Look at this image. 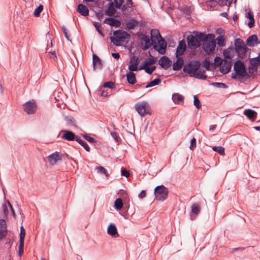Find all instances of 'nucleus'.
<instances>
[{
  "label": "nucleus",
  "mask_w": 260,
  "mask_h": 260,
  "mask_svg": "<svg viewBox=\"0 0 260 260\" xmlns=\"http://www.w3.org/2000/svg\"><path fill=\"white\" fill-rule=\"evenodd\" d=\"M205 33L194 30L192 34L188 35L186 37V42L188 47L191 50H196L200 47L201 42L206 40Z\"/></svg>",
  "instance_id": "obj_2"
},
{
  "label": "nucleus",
  "mask_w": 260,
  "mask_h": 260,
  "mask_svg": "<svg viewBox=\"0 0 260 260\" xmlns=\"http://www.w3.org/2000/svg\"><path fill=\"white\" fill-rule=\"evenodd\" d=\"M155 199L160 201L166 200L168 195V190L165 186L161 185L156 186L154 189Z\"/></svg>",
  "instance_id": "obj_9"
},
{
  "label": "nucleus",
  "mask_w": 260,
  "mask_h": 260,
  "mask_svg": "<svg viewBox=\"0 0 260 260\" xmlns=\"http://www.w3.org/2000/svg\"><path fill=\"white\" fill-rule=\"evenodd\" d=\"M49 57L53 59L54 60H55L57 59V56L56 54L55 51H53L49 54Z\"/></svg>",
  "instance_id": "obj_62"
},
{
  "label": "nucleus",
  "mask_w": 260,
  "mask_h": 260,
  "mask_svg": "<svg viewBox=\"0 0 260 260\" xmlns=\"http://www.w3.org/2000/svg\"><path fill=\"white\" fill-rule=\"evenodd\" d=\"M158 63L163 69L167 70L171 66V61L168 57L163 56L158 60Z\"/></svg>",
  "instance_id": "obj_19"
},
{
  "label": "nucleus",
  "mask_w": 260,
  "mask_h": 260,
  "mask_svg": "<svg viewBox=\"0 0 260 260\" xmlns=\"http://www.w3.org/2000/svg\"><path fill=\"white\" fill-rule=\"evenodd\" d=\"M114 2L115 3V5L114 6L115 8L120 9L121 8V5L122 4H121V3L118 2V0H115V1H114Z\"/></svg>",
  "instance_id": "obj_63"
},
{
  "label": "nucleus",
  "mask_w": 260,
  "mask_h": 260,
  "mask_svg": "<svg viewBox=\"0 0 260 260\" xmlns=\"http://www.w3.org/2000/svg\"><path fill=\"white\" fill-rule=\"evenodd\" d=\"M186 44L184 40H182L179 42L177 46L175 56L176 57H181L180 56L184 54L186 51Z\"/></svg>",
  "instance_id": "obj_12"
},
{
  "label": "nucleus",
  "mask_w": 260,
  "mask_h": 260,
  "mask_svg": "<svg viewBox=\"0 0 260 260\" xmlns=\"http://www.w3.org/2000/svg\"><path fill=\"white\" fill-rule=\"evenodd\" d=\"M103 22L104 23L109 24L111 26H115L117 27H120L121 24V22L120 20L113 17L106 18L104 20Z\"/></svg>",
  "instance_id": "obj_21"
},
{
  "label": "nucleus",
  "mask_w": 260,
  "mask_h": 260,
  "mask_svg": "<svg viewBox=\"0 0 260 260\" xmlns=\"http://www.w3.org/2000/svg\"><path fill=\"white\" fill-rule=\"evenodd\" d=\"M92 64L94 70H96V69L101 70L102 69L103 65L102 61L100 57L95 54H93L92 55Z\"/></svg>",
  "instance_id": "obj_23"
},
{
  "label": "nucleus",
  "mask_w": 260,
  "mask_h": 260,
  "mask_svg": "<svg viewBox=\"0 0 260 260\" xmlns=\"http://www.w3.org/2000/svg\"><path fill=\"white\" fill-rule=\"evenodd\" d=\"M96 170L98 173L101 174H104L106 177L109 176V174L107 173L106 169L102 166L97 167L96 168Z\"/></svg>",
  "instance_id": "obj_42"
},
{
  "label": "nucleus",
  "mask_w": 260,
  "mask_h": 260,
  "mask_svg": "<svg viewBox=\"0 0 260 260\" xmlns=\"http://www.w3.org/2000/svg\"><path fill=\"white\" fill-rule=\"evenodd\" d=\"M93 24L95 28H96V30L99 32V34H100L102 37L105 36V34L102 31L101 27V24L99 22H93Z\"/></svg>",
  "instance_id": "obj_40"
},
{
  "label": "nucleus",
  "mask_w": 260,
  "mask_h": 260,
  "mask_svg": "<svg viewBox=\"0 0 260 260\" xmlns=\"http://www.w3.org/2000/svg\"><path fill=\"white\" fill-rule=\"evenodd\" d=\"M234 71L231 74V77L234 80L248 79L249 75L247 73L244 62L241 60H236L234 65Z\"/></svg>",
  "instance_id": "obj_3"
},
{
  "label": "nucleus",
  "mask_w": 260,
  "mask_h": 260,
  "mask_svg": "<svg viewBox=\"0 0 260 260\" xmlns=\"http://www.w3.org/2000/svg\"><path fill=\"white\" fill-rule=\"evenodd\" d=\"M94 13L98 19L101 20L104 16V13H103V8H100V9L98 11H94Z\"/></svg>",
  "instance_id": "obj_51"
},
{
  "label": "nucleus",
  "mask_w": 260,
  "mask_h": 260,
  "mask_svg": "<svg viewBox=\"0 0 260 260\" xmlns=\"http://www.w3.org/2000/svg\"><path fill=\"white\" fill-rule=\"evenodd\" d=\"M155 69L156 66H153L150 67H149V66H146L145 68L143 70H145V72L148 74L151 75Z\"/></svg>",
  "instance_id": "obj_48"
},
{
  "label": "nucleus",
  "mask_w": 260,
  "mask_h": 260,
  "mask_svg": "<svg viewBox=\"0 0 260 260\" xmlns=\"http://www.w3.org/2000/svg\"><path fill=\"white\" fill-rule=\"evenodd\" d=\"M138 24V20L132 19L126 23V26L128 29H133Z\"/></svg>",
  "instance_id": "obj_34"
},
{
  "label": "nucleus",
  "mask_w": 260,
  "mask_h": 260,
  "mask_svg": "<svg viewBox=\"0 0 260 260\" xmlns=\"http://www.w3.org/2000/svg\"><path fill=\"white\" fill-rule=\"evenodd\" d=\"M235 51L237 57L240 59H245L250 54L251 50L246 45L243 40L237 38L234 41Z\"/></svg>",
  "instance_id": "obj_4"
},
{
  "label": "nucleus",
  "mask_w": 260,
  "mask_h": 260,
  "mask_svg": "<svg viewBox=\"0 0 260 260\" xmlns=\"http://www.w3.org/2000/svg\"><path fill=\"white\" fill-rule=\"evenodd\" d=\"M161 79L159 78H156L150 82L146 86V88L152 87L158 85L161 82Z\"/></svg>",
  "instance_id": "obj_36"
},
{
  "label": "nucleus",
  "mask_w": 260,
  "mask_h": 260,
  "mask_svg": "<svg viewBox=\"0 0 260 260\" xmlns=\"http://www.w3.org/2000/svg\"><path fill=\"white\" fill-rule=\"evenodd\" d=\"M135 108L142 117H144L146 115H151L150 106L146 101L137 103L135 105Z\"/></svg>",
  "instance_id": "obj_7"
},
{
  "label": "nucleus",
  "mask_w": 260,
  "mask_h": 260,
  "mask_svg": "<svg viewBox=\"0 0 260 260\" xmlns=\"http://www.w3.org/2000/svg\"><path fill=\"white\" fill-rule=\"evenodd\" d=\"M173 101L176 104H179L181 103H183L184 101V96L178 93H174L172 97Z\"/></svg>",
  "instance_id": "obj_31"
},
{
  "label": "nucleus",
  "mask_w": 260,
  "mask_h": 260,
  "mask_svg": "<svg viewBox=\"0 0 260 260\" xmlns=\"http://www.w3.org/2000/svg\"><path fill=\"white\" fill-rule=\"evenodd\" d=\"M205 36L206 40L202 41V48L207 54H210L213 52L216 46L214 35L212 34H205Z\"/></svg>",
  "instance_id": "obj_6"
},
{
  "label": "nucleus",
  "mask_w": 260,
  "mask_h": 260,
  "mask_svg": "<svg viewBox=\"0 0 260 260\" xmlns=\"http://www.w3.org/2000/svg\"><path fill=\"white\" fill-rule=\"evenodd\" d=\"M133 72L129 71L126 75L127 82L132 85H134L137 82L136 74Z\"/></svg>",
  "instance_id": "obj_29"
},
{
  "label": "nucleus",
  "mask_w": 260,
  "mask_h": 260,
  "mask_svg": "<svg viewBox=\"0 0 260 260\" xmlns=\"http://www.w3.org/2000/svg\"><path fill=\"white\" fill-rule=\"evenodd\" d=\"M182 11L184 14H185L187 15H189L190 14V9L187 7L183 8Z\"/></svg>",
  "instance_id": "obj_61"
},
{
  "label": "nucleus",
  "mask_w": 260,
  "mask_h": 260,
  "mask_svg": "<svg viewBox=\"0 0 260 260\" xmlns=\"http://www.w3.org/2000/svg\"><path fill=\"white\" fill-rule=\"evenodd\" d=\"M121 175L126 178H128L129 177L130 173L126 169L122 168L121 169Z\"/></svg>",
  "instance_id": "obj_52"
},
{
  "label": "nucleus",
  "mask_w": 260,
  "mask_h": 260,
  "mask_svg": "<svg viewBox=\"0 0 260 260\" xmlns=\"http://www.w3.org/2000/svg\"><path fill=\"white\" fill-rule=\"evenodd\" d=\"M23 107L24 111L29 115L34 114L37 109V105L34 100L27 102Z\"/></svg>",
  "instance_id": "obj_10"
},
{
  "label": "nucleus",
  "mask_w": 260,
  "mask_h": 260,
  "mask_svg": "<svg viewBox=\"0 0 260 260\" xmlns=\"http://www.w3.org/2000/svg\"><path fill=\"white\" fill-rule=\"evenodd\" d=\"M227 1L226 0H218V1H215L216 5H218L220 7H223L227 5Z\"/></svg>",
  "instance_id": "obj_58"
},
{
  "label": "nucleus",
  "mask_w": 260,
  "mask_h": 260,
  "mask_svg": "<svg viewBox=\"0 0 260 260\" xmlns=\"http://www.w3.org/2000/svg\"><path fill=\"white\" fill-rule=\"evenodd\" d=\"M2 208L4 213L5 216L7 217L9 213L7 206L6 204H3L2 206Z\"/></svg>",
  "instance_id": "obj_60"
},
{
  "label": "nucleus",
  "mask_w": 260,
  "mask_h": 260,
  "mask_svg": "<svg viewBox=\"0 0 260 260\" xmlns=\"http://www.w3.org/2000/svg\"><path fill=\"white\" fill-rule=\"evenodd\" d=\"M116 9L114 6L113 2H111L108 4L107 9L105 10V13L109 17H113L116 12Z\"/></svg>",
  "instance_id": "obj_26"
},
{
  "label": "nucleus",
  "mask_w": 260,
  "mask_h": 260,
  "mask_svg": "<svg viewBox=\"0 0 260 260\" xmlns=\"http://www.w3.org/2000/svg\"><path fill=\"white\" fill-rule=\"evenodd\" d=\"M154 36L151 35V43L153 48L160 54H165L166 52L167 43L157 29L152 30Z\"/></svg>",
  "instance_id": "obj_1"
},
{
  "label": "nucleus",
  "mask_w": 260,
  "mask_h": 260,
  "mask_svg": "<svg viewBox=\"0 0 260 260\" xmlns=\"http://www.w3.org/2000/svg\"><path fill=\"white\" fill-rule=\"evenodd\" d=\"M139 63V58L133 55L130 58L129 64L128 68V70L130 71H138L139 70H142V69H140V66L138 67Z\"/></svg>",
  "instance_id": "obj_11"
},
{
  "label": "nucleus",
  "mask_w": 260,
  "mask_h": 260,
  "mask_svg": "<svg viewBox=\"0 0 260 260\" xmlns=\"http://www.w3.org/2000/svg\"><path fill=\"white\" fill-rule=\"evenodd\" d=\"M47 160L51 166L54 165L58 160H62V156L58 152H55L47 157Z\"/></svg>",
  "instance_id": "obj_16"
},
{
  "label": "nucleus",
  "mask_w": 260,
  "mask_h": 260,
  "mask_svg": "<svg viewBox=\"0 0 260 260\" xmlns=\"http://www.w3.org/2000/svg\"><path fill=\"white\" fill-rule=\"evenodd\" d=\"M146 196V193L145 190H142L141 192L139 194L138 197L140 199L145 198Z\"/></svg>",
  "instance_id": "obj_64"
},
{
  "label": "nucleus",
  "mask_w": 260,
  "mask_h": 260,
  "mask_svg": "<svg viewBox=\"0 0 260 260\" xmlns=\"http://www.w3.org/2000/svg\"><path fill=\"white\" fill-rule=\"evenodd\" d=\"M212 150L214 151L217 152L218 154L221 155H224V148L222 146H213Z\"/></svg>",
  "instance_id": "obj_37"
},
{
  "label": "nucleus",
  "mask_w": 260,
  "mask_h": 260,
  "mask_svg": "<svg viewBox=\"0 0 260 260\" xmlns=\"http://www.w3.org/2000/svg\"><path fill=\"white\" fill-rule=\"evenodd\" d=\"M216 40L217 41V44L219 46L223 47L225 45V40L223 36L217 37Z\"/></svg>",
  "instance_id": "obj_41"
},
{
  "label": "nucleus",
  "mask_w": 260,
  "mask_h": 260,
  "mask_svg": "<svg viewBox=\"0 0 260 260\" xmlns=\"http://www.w3.org/2000/svg\"><path fill=\"white\" fill-rule=\"evenodd\" d=\"M246 46L253 47L255 45L260 44L256 35H252L249 36L246 40Z\"/></svg>",
  "instance_id": "obj_20"
},
{
  "label": "nucleus",
  "mask_w": 260,
  "mask_h": 260,
  "mask_svg": "<svg viewBox=\"0 0 260 260\" xmlns=\"http://www.w3.org/2000/svg\"><path fill=\"white\" fill-rule=\"evenodd\" d=\"M7 234V230L0 229V240L3 239Z\"/></svg>",
  "instance_id": "obj_57"
},
{
  "label": "nucleus",
  "mask_w": 260,
  "mask_h": 260,
  "mask_svg": "<svg viewBox=\"0 0 260 260\" xmlns=\"http://www.w3.org/2000/svg\"><path fill=\"white\" fill-rule=\"evenodd\" d=\"M105 88L103 87V86L99 87L98 90V93L100 94L102 96L107 97L108 95L109 92L108 90H105Z\"/></svg>",
  "instance_id": "obj_38"
},
{
  "label": "nucleus",
  "mask_w": 260,
  "mask_h": 260,
  "mask_svg": "<svg viewBox=\"0 0 260 260\" xmlns=\"http://www.w3.org/2000/svg\"><path fill=\"white\" fill-rule=\"evenodd\" d=\"M196 147V139L195 138H193L191 139L190 141V149L192 150L194 149V148Z\"/></svg>",
  "instance_id": "obj_56"
},
{
  "label": "nucleus",
  "mask_w": 260,
  "mask_h": 260,
  "mask_svg": "<svg viewBox=\"0 0 260 260\" xmlns=\"http://www.w3.org/2000/svg\"><path fill=\"white\" fill-rule=\"evenodd\" d=\"M246 17L249 19V22L247 24L249 28L253 27L255 23V20L253 13L251 11L248 12L246 14Z\"/></svg>",
  "instance_id": "obj_33"
},
{
  "label": "nucleus",
  "mask_w": 260,
  "mask_h": 260,
  "mask_svg": "<svg viewBox=\"0 0 260 260\" xmlns=\"http://www.w3.org/2000/svg\"><path fill=\"white\" fill-rule=\"evenodd\" d=\"M151 58L146 59L142 62V64L140 66V69H144L146 66L154 64L155 63V58L150 54Z\"/></svg>",
  "instance_id": "obj_27"
},
{
  "label": "nucleus",
  "mask_w": 260,
  "mask_h": 260,
  "mask_svg": "<svg viewBox=\"0 0 260 260\" xmlns=\"http://www.w3.org/2000/svg\"><path fill=\"white\" fill-rule=\"evenodd\" d=\"M61 132L63 133L61 138L63 140L69 141H74L76 139L77 135H76L73 132L69 130H62Z\"/></svg>",
  "instance_id": "obj_17"
},
{
  "label": "nucleus",
  "mask_w": 260,
  "mask_h": 260,
  "mask_svg": "<svg viewBox=\"0 0 260 260\" xmlns=\"http://www.w3.org/2000/svg\"><path fill=\"white\" fill-rule=\"evenodd\" d=\"M235 47L230 46L224 49L223 51V55L224 59H230L232 60L235 54Z\"/></svg>",
  "instance_id": "obj_18"
},
{
  "label": "nucleus",
  "mask_w": 260,
  "mask_h": 260,
  "mask_svg": "<svg viewBox=\"0 0 260 260\" xmlns=\"http://www.w3.org/2000/svg\"><path fill=\"white\" fill-rule=\"evenodd\" d=\"M25 236V231L23 226L20 227V239H19V246L18 250V255L19 256H21L23 253V247L24 243V238Z\"/></svg>",
  "instance_id": "obj_13"
},
{
  "label": "nucleus",
  "mask_w": 260,
  "mask_h": 260,
  "mask_svg": "<svg viewBox=\"0 0 260 260\" xmlns=\"http://www.w3.org/2000/svg\"><path fill=\"white\" fill-rule=\"evenodd\" d=\"M200 67L201 63L199 60L190 61L184 66L183 72L192 77L194 73L199 70Z\"/></svg>",
  "instance_id": "obj_8"
},
{
  "label": "nucleus",
  "mask_w": 260,
  "mask_h": 260,
  "mask_svg": "<svg viewBox=\"0 0 260 260\" xmlns=\"http://www.w3.org/2000/svg\"><path fill=\"white\" fill-rule=\"evenodd\" d=\"M110 134L116 142H119V141H121V139L118 136L116 132H111Z\"/></svg>",
  "instance_id": "obj_53"
},
{
  "label": "nucleus",
  "mask_w": 260,
  "mask_h": 260,
  "mask_svg": "<svg viewBox=\"0 0 260 260\" xmlns=\"http://www.w3.org/2000/svg\"><path fill=\"white\" fill-rule=\"evenodd\" d=\"M83 137L84 138V139L86 140H87L88 142H89L90 143H95L97 142V140H95L94 138L88 136L86 134L83 135Z\"/></svg>",
  "instance_id": "obj_50"
},
{
  "label": "nucleus",
  "mask_w": 260,
  "mask_h": 260,
  "mask_svg": "<svg viewBox=\"0 0 260 260\" xmlns=\"http://www.w3.org/2000/svg\"><path fill=\"white\" fill-rule=\"evenodd\" d=\"M44 7L42 5H40L37 8H36L34 12V15L35 17H39L40 13L43 10Z\"/></svg>",
  "instance_id": "obj_43"
},
{
  "label": "nucleus",
  "mask_w": 260,
  "mask_h": 260,
  "mask_svg": "<svg viewBox=\"0 0 260 260\" xmlns=\"http://www.w3.org/2000/svg\"><path fill=\"white\" fill-rule=\"evenodd\" d=\"M0 229L7 230L6 222L5 219H0Z\"/></svg>",
  "instance_id": "obj_55"
},
{
  "label": "nucleus",
  "mask_w": 260,
  "mask_h": 260,
  "mask_svg": "<svg viewBox=\"0 0 260 260\" xmlns=\"http://www.w3.org/2000/svg\"><path fill=\"white\" fill-rule=\"evenodd\" d=\"M202 66L204 67L207 71L211 70L210 68L211 62L208 58H205V59L204 60L202 63Z\"/></svg>",
  "instance_id": "obj_44"
},
{
  "label": "nucleus",
  "mask_w": 260,
  "mask_h": 260,
  "mask_svg": "<svg viewBox=\"0 0 260 260\" xmlns=\"http://www.w3.org/2000/svg\"><path fill=\"white\" fill-rule=\"evenodd\" d=\"M184 64V59L182 57H177V60L173 64V70L177 71L181 70Z\"/></svg>",
  "instance_id": "obj_28"
},
{
  "label": "nucleus",
  "mask_w": 260,
  "mask_h": 260,
  "mask_svg": "<svg viewBox=\"0 0 260 260\" xmlns=\"http://www.w3.org/2000/svg\"><path fill=\"white\" fill-rule=\"evenodd\" d=\"M76 11L83 16L86 17L89 15V9L86 6L82 4H79L77 6Z\"/></svg>",
  "instance_id": "obj_22"
},
{
  "label": "nucleus",
  "mask_w": 260,
  "mask_h": 260,
  "mask_svg": "<svg viewBox=\"0 0 260 260\" xmlns=\"http://www.w3.org/2000/svg\"><path fill=\"white\" fill-rule=\"evenodd\" d=\"M191 212L194 214H198L200 212L201 207L198 203H194L191 206Z\"/></svg>",
  "instance_id": "obj_35"
},
{
  "label": "nucleus",
  "mask_w": 260,
  "mask_h": 260,
  "mask_svg": "<svg viewBox=\"0 0 260 260\" xmlns=\"http://www.w3.org/2000/svg\"><path fill=\"white\" fill-rule=\"evenodd\" d=\"M114 206L117 210H120L123 207V202L120 198H118L115 201Z\"/></svg>",
  "instance_id": "obj_39"
},
{
  "label": "nucleus",
  "mask_w": 260,
  "mask_h": 260,
  "mask_svg": "<svg viewBox=\"0 0 260 260\" xmlns=\"http://www.w3.org/2000/svg\"><path fill=\"white\" fill-rule=\"evenodd\" d=\"M250 66H251L253 67H255V70H257L258 65H260V61L258 62V61H256L255 60L252 61V60H251V58H250Z\"/></svg>",
  "instance_id": "obj_59"
},
{
  "label": "nucleus",
  "mask_w": 260,
  "mask_h": 260,
  "mask_svg": "<svg viewBox=\"0 0 260 260\" xmlns=\"http://www.w3.org/2000/svg\"><path fill=\"white\" fill-rule=\"evenodd\" d=\"M193 104L198 109H200L201 108V102L197 95L193 96Z\"/></svg>",
  "instance_id": "obj_47"
},
{
  "label": "nucleus",
  "mask_w": 260,
  "mask_h": 260,
  "mask_svg": "<svg viewBox=\"0 0 260 260\" xmlns=\"http://www.w3.org/2000/svg\"><path fill=\"white\" fill-rule=\"evenodd\" d=\"M62 30L64 35L66 38L69 41L71 42V40L70 39V36L68 35V32L67 29L64 26H62L61 27Z\"/></svg>",
  "instance_id": "obj_54"
},
{
  "label": "nucleus",
  "mask_w": 260,
  "mask_h": 260,
  "mask_svg": "<svg viewBox=\"0 0 260 260\" xmlns=\"http://www.w3.org/2000/svg\"><path fill=\"white\" fill-rule=\"evenodd\" d=\"M107 233L112 237H119V234L117 232V229L114 223H110L107 229Z\"/></svg>",
  "instance_id": "obj_24"
},
{
  "label": "nucleus",
  "mask_w": 260,
  "mask_h": 260,
  "mask_svg": "<svg viewBox=\"0 0 260 260\" xmlns=\"http://www.w3.org/2000/svg\"><path fill=\"white\" fill-rule=\"evenodd\" d=\"M211 84L216 87L220 88H226L228 87L225 83L220 82H213Z\"/></svg>",
  "instance_id": "obj_49"
},
{
  "label": "nucleus",
  "mask_w": 260,
  "mask_h": 260,
  "mask_svg": "<svg viewBox=\"0 0 260 260\" xmlns=\"http://www.w3.org/2000/svg\"><path fill=\"white\" fill-rule=\"evenodd\" d=\"M76 141L80 144L87 152H90V148L87 143L81 139L79 136H77L76 139Z\"/></svg>",
  "instance_id": "obj_32"
},
{
  "label": "nucleus",
  "mask_w": 260,
  "mask_h": 260,
  "mask_svg": "<svg viewBox=\"0 0 260 260\" xmlns=\"http://www.w3.org/2000/svg\"><path fill=\"white\" fill-rule=\"evenodd\" d=\"M103 87L105 88H108L109 89H113L115 87V85L113 82L110 81L105 82L103 85Z\"/></svg>",
  "instance_id": "obj_46"
},
{
  "label": "nucleus",
  "mask_w": 260,
  "mask_h": 260,
  "mask_svg": "<svg viewBox=\"0 0 260 260\" xmlns=\"http://www.w3.org/2000/svg\"><path fill=\"white\" fill-rule=\"evenodd\" d=\"M113 35V37H110V40L116 46H121V42L127 43L128 40L131 38L129 34L121 29L114 31Z\"/></svg>",
  "instance_id": "obj_5"
},
{
  "label": "nucleus",
  "mask_w": 260,
  "mask_h": 260,
  "mask_svg": "<svg viewBox=\"0 0 260 260\" xmlns=\"http://www.w3.org/2000/svg\"><path fill=\"white\" fill-rule=\"evenodd\" d=\"M223 61L224 62L223 64L220 66L219 70L221 73L225 75L231 71L233 63L231 60L227 59H224Z\"/></svg>",
  "instance_id": "obj_14"
},
{
  "label": "nucleus",
  "mask_w": 260,
  "mask_h": 260,
  "mask_svg": "<svg viewBox=\"0 0 260 260\" xmlns=\"http://www.w3.org/2000/svg\"><path fill=\"white\" fill-rule=\"evenodd\" d=\"M140 39L141 41L142 48L144 50L148 49L152 46V43H151V41L148 36L145 34L141 35Z\"/></svg>",
  "instance_id": "obj_15"
},
{
  "label": "nucleus",
  "mask_w": 260,
  "mask_h": 260,
  "mask_svg": "<svg viewBox=\"0 0 260 260\" xmlns=\"http://www.w3.org/2000/svg\"><path fill=\"white\" fill-rule=\"evenodd\" d=\"M205 74V70L199 69L197 72L194 73L192 77L199 79L206 80L207 78V76Z\"/></svg>",
  "instance_id": "obj_30"
},
{
  "label": "nucleus",
  "mask_w": 260,
  "mask_h": 260,
  "mask_svg": "<svg viewBox=\"0 0 260 260\" xmlns=\"http://www.w3.org/2000/svg\"><path fill=\"white\" fill-rule=\"evenodd\" d=\"M65 120L68 124L71 125L75 126V119L71 116H66Z\"/></svg>",
  "instance_id": "obj_45"
},
{
  "label": "nucleus",
  "mask_w": 260,
  "mask_h": 260,
  "mask_svg": "<svg viewBox=\"0 0 260 260\" xmlns=\"http://www.w3.org/2000/svg\"><path fill=\"white\" fill-rule=\"evenodd\" d=\"M244 114L251 121L255 120L257 113L252 109H246L244 111Z\"/></svg>",
  "instance_id": "obj_25"
}]
</instances>
